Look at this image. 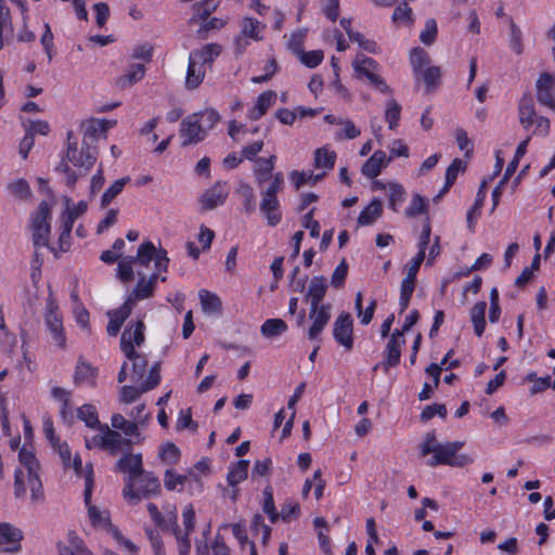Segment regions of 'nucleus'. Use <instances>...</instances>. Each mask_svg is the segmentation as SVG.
Returning <instances> with one entry per match:
<instances>
[{"instance_id": "f257e3e1", "label": "nucleus", "mask_w": 555, "mask_h": 555, "mask_svg": "<svg viewBox=\"0 0 555 555\" xmlns=\"http://www.w3.org/2000/svg\"><path fill=\"white\" fill-rule=\"evenodd\" d=\"M463 447L464 442L462 441L439 443L435 433L431 431L426 434L420 451L422 456L433 453V456L427 461V464L431 467L438 465L464 467L474 463V457L469 454H459Z\"/></svg>"}, {"instance_id": "f03ea898", "label": "nucleus", "mask_w": 555, "mask_h": 555, "mask_svg": "<svg viewBox=\"0 0 555 555\" xmlns=\"http://www.w3.org/2000/svg\"><path fill=\"white\" fill-rule=\"evenodd\" d=\"M327 291L326 279L313 276L309 283L305 299L310 302L309 320L312 322L308 330V338L318 340L324 327L331 320V305L322 304Z\"/></svg>"}, {"instance_id": "7ed1b4c3", "label": "nucleus", "mask_w": 555, "mask_h": 555, "mask_svg": "<svg viewBox=\"0 0 555 555\" xmlns=\"http://www.w3.org/2000/svg\"><path fill=\"white\" fill-rule=\"evenodd\" d=\"M160 482L152 473H141L137 478H127L122 490L124 498L131 504L158 494Z\"/></svg>"}, {"instance_id": "20e7f679", "label": "nucleus", "mask_w": 555, "mask_h": 555, "mask_svg": "<svg viewBox=\"0 0 555 555\" xmlns=\"http://www.w3.org/2000/svg\"><path fill=\"white\" fill-rule=\"evenodd\" d=\"M519 122L525 129L534 126L533 134L546 137L550 132V120L535 113L531 95H524L518 105Z\"/></svg>"}, {"instance_id": "39448f33", "label": "nucleus", "mask_w": 555, "mask_h": 555, "mask_svg": "<svg viewBox=\"0 0 555 555\" xmlns=\"http://www.w3.org/2000/svg\"><path fill=\"white\" fill-rule=\"evenodd\" d=\"M352 67L358 78L365 77L379 92L385 94L391 92L390 87L378 75L379 65L374 59L359 53L352 62Z\"/></svg>"}, {"instance_id": "423d86ee", "label": "nucleus", "mask_w": 555, "mask_h": 555, "mask_svg": "<svg viewBox=\"0 0 555 555\" xmlns=\"http://www.w3.org/2000/svg\"><path fill=\"white\" fill-rule=\"evenodd\" d=\"M67 160L80 170V173H87L96 162V150L94 146H81L77 149V141L73 140V132L67 133Z\"/></svg>"}, {"instance_id": "0eeeda50", "label": "nucleus", "mask_w": 555, "mask_h": 555, "mask_svg": "<svg viewBox=\"0 0 555 555\" xmlns=\"http://www.w3.org/2000/svg\"><path fill=\"white\" fill-rule=\"evenodd\" d=\"M51 208V204L42 201L33 220V242L37 249L49 246Z\"/></svg>"}, {"instance_id": "6e6552de", "label": "nucleus", "mask_w": 555, "mask_h": 555, "mask_svg": "<svg viewBox=\"0 0 555 555\" xmlns=\"http://www.w3.org/2000/svg\"><path fill=\"white\" fill-rule=\"evenodd\" d=\"M160 383V365L155 363L149 371L147 378L139 386H124L120 390V401L131 403L135 401L142 393L157 387Z\"/></svg>"}, {"instance_id": "1a4fd4ad", "label": "nucleus", "mask_w": 555, "mask_h": 555, "mask_svg": "<svg viewBox=\"0 0 555 555\" xmlns=\"http://www.w3.org/2000/svg\"><path fill=\"white\" fill-rule=\"evenodd\" d=\"M145 325L142 319L130 321L120 337V349L125 356L133 354L135 347H141L145 340Z\"/></svg>"}, {"instance_id": "9d476101", "label": "nucleus", "mask_w": 555, "mask_h": 555, "mask_svg": "<svg viewBox=\"0 0 555 555\" xmlns=\"http://www.w3.org/2000/svg\"><path fill=\"white\" fill-rule=\"evenodd\" d=\"M94 487V474L91 466L87 467L85 474V491L83 500L88 506V515L93 526L105 527L108 525V515L105 512L99 511L95 506L91 505V496Z\"/></svg>"}, {"instance_id": "9b49d317", "label": "nucleus", "mask_w": 555, "mask_h": 555, "mask_svg": "<svg viewBox=\"0 0 555 555\" xmlns=\"http://www.w3.org/2000/svg\"><path fill=\"white\" fill-rule=\"evenodd\" d=\"M46 325L52 335L54 343L59 347L65 346V335L61 315L59 314V307L54 298L50 295L47 299V308L44 314Z\"/></svg>"}, {"instance_id": "f8f14e48", "label": "nucleus", "mask_w": 555, "mask_h": 555, "mask_svg": "<svg viewBox=\"0 0 555 555\" xmlns=\"http://www.w3.org/2000/svg\"><path fill=\"white\" fill-rule=\"evenodd\" d=\"M333 336L346 351L353 348V321L349 313H340L333 324Z\"/></svg>"}, {"instance_id": "ddd939ff", "label": "nucleus", "mask_w": 555, "mask_h": 555, "mask_svg": "<svg viewBox=\"0 0 555 555\" xmlns=\"http://www.w3.org/2000/svg\"><path fill=\"white\" fill-rule=\"evenodd\" d=\"M535 92L541 105L555 111V74L541 73L535 81Z\"/></svg>"}, {"instance_id": "4468645a", "label": "nucleus", "mask_w": 555, "mask_h": 555, "mask_svg": "<svg viewBox=\"0 0 555 555\" xmlns=\"http://www.w3.org/2000/svg\"><path fill=\"white\" fill-rule=\"evenodd\" d=\"M405 345V338L402 332L395 330L390 335L389 340L384 350V361L382 363L383 370L388 372L390 367H396L400 363L401 347Z\"/></svg>"}, {"instance_id": "2eb2a0df", "label": "nucleus", "mask_w": 555, "mask_h": 555, "mask_svg": "<svg viewBox=\"0 0 555 555\" xmlns=\"http://www.w3.org/2000/svg\"><path fill=\"white\" fill-rule=\"evenodd\" d=\"M230 188L224 181H217L210 189L206 190L199 197V204L204 210H212L224 204Z\"/></svg>"}, {"instance_id": "dca6fc26", "label": "nucleus", "mask_w": 555, "mask_h": 555, "mask_svg": "<svg viewBox=\"0 0 555 555\" xmlns=\"http://www.w3.org/2000/svg\"><path fill=\"white\" fill-rule=\"evenodd\" d=\"M22 540L21 529L8 522H0V553H18Z\"/></svg>"}, {"instance_id": "f3484780", "label": "nucleus", "mask_w": 555, "mask_h": 555, "mask_svg": "<svg viewBox=\"0 0 555 555\" xmlns=\"http://www.w3.org/2000/svg\"><path fill=\"white\" fill-rule=\"evenodd\" d=\"M114 125L115 122L106 119H90L83 122V146H93L99 139L106 137L107 130Z\"/></svg>"}, {"instance_id": "a211bd4d", "label": "nucleus", "mask_w": 555, "mask_h": 555, "mask_svg": "<svg viewBox=\"0 0 555 555\" xmlns=\"http://www.w3.org/2000/svg\"><path fill=\"white\" fill-rule=\"evenodd\" d=\"M206 135L201 125L197 124L195 115H189L181 121L180 138L182 140V146L197 144L203 141Z\"/></svg>"}, {"instance_id": "6ab92c4d", "label": "nucleus", "mask_w": 555, "mask_h": 555, "mask_svg": "<svg viewBox=\"0 0 555 555\" xmlns=\"http://www.w3.org/2000/svg\"><path fill=\"white\" fill-rule=\"evenodd\" d=\"M157 280V272L153 273L147 280L141 278L125 302L133 308L137 301L152 297Z\"/></svg>"}, {"instance_id": "aec40b11", "label": "nucleus", "mask_w": 555, "mask_h": 555, "mask_svg": "<svg viewBox=\"0 0 555 555\" xmlns=\"http://www.w3.org/2000/svg\"><path fill=\"white\" fill-rule=\"evenodd\" d=\"M57 550L60 555H93L73 531L67 533L65 541L57 543Z\"/></svg>"}, {"instance_id": "412c9836", "label": "nucleus", "mask_w": 555, "mask_h": 555, "mask_svg": "<svg viewBox=\"0 0 555 555\" xmlns=\"http://www.w3.org/2000/svg\"><path fill=\"white\" fill-rule=\"evenodd\" d=\"M391 157H387L382 150L375 151L372 156L363 164L361 171L367 178H376L382 169L388 165Z\"/></svg>"}, {"instance_id": "4be33fe9", "label": "nucleus", "mask_w": 555, "mask_h": 555, "mask_svg": "<svg viewBox=\"0 0 555 555\" xmlns=\"http://www.w3.org/2000/svg\"><path fill=\"white\" fill-rule=\"evenodd\" d=\"M132 307L124 302L118 309L109 310L107 317L109 318L106 331L109 336H116L124 322L129 318L132 312Z\"/></svg>"}, {"instance_id": "5701e85b", "label": "nucleus", "mask_w": 555, "mask_h": 555, "mask_svg": "<svg viewBox=\"0 0 555 555\" xmlns=\"http://www.w3.org/2000/svg\"><path fill=\"white\" fill-rule=\"evenodd\" d=\"M259 210L263 215L267 224L275 227L282 221V211L279 198L261 197Z\"/></svg>"}, {"instance_id": "b1692460", "label": "nucleus", "mask_w": 555, "mask_h": 555, "mask_svg": "<svg viewBox=\"0 0 555 555\" xmlns=\"http://www.w3.org/2000/svg\"><path fill=\"white\" fill-rule=\"evenodd\" d=\"M117 469L121 473L128 474V478H137L142 469V455L127 453L117 462Z\"/></svg>"}, {"instance_id": "393cba45", "label": "nucleus", "mask_w": 555, "mask_h": 555, "mask_svg": "<svg viewBox=\"0 0 555 555\" xmlns=\"http://www.w3.org/2000/svg\"><path fill=\"white\" fill-rule=\"evenodd\" d=\"M205 75V65L189 55L185 87L190 90L196 89L203 82Z\"/></svg>"}, {"instance_id": "a878e982", "label": "nucleus", "mask_w": 555, "mask_h": 555, "mask_svg": "<svg viewBox=\"0 0 555 555\" xmlns=\"http://www.w3.org/2000/svg\"><path fill=\"white\" fill-rule=\"evenodd\" d=\"M96 375L98 372L95 367L85 360L79 359L75 369L74 383L76 385H88L90 387H94Z\"/></svg>"}, {"instance_id": "bb28decb", "label": "nucleus", "mask_w": 555, "mask_h": 555, "mask_svg": "<svg viewBox=\"0 0 555 555\" xmlns=\"http://www.w3.org/2000/svg\"><path fill=\"white\" fill-rule=\"evenodd\" d=\"M276 94L274 91L262 92L255 104L248 112V117L253 120L260 119L267 111L274 104Z\"/></svg>"}, {"instance_id": "cd10ccee", "label": "nucleus", "mask_w": 555, "mask_h": 555, "mask_svg": "<svg viewBox=\"0 0 555 555\" xmlns=\"http://www.w3.org/2000/svg\"><path fill=\"white\" fill-rule=\"evenodd\" d=\"M222 48L218 43H207L201 49L193 50L190 55L203 65H211L220 55Z\"/></svg>"}, {"instance_id": "c85d7f7f", "label": "nucleus", "mask_w": 555, "mask_h": 555, "mask_svg": "<svg viewBox=\"0 0 555 555\" xmlns=\"http://www.w3.org/2000/svg\"><path fill=\"white\" fill-rule=\"evenodd\" d=\"M256 166L254 169V175L256 181L259 185H262L264 182L270 180L272 176V171L275 165V156L272 155L269 158H256Z\"/></svg>"}, {"instance_id": "c756f323", "label": "nucleus", "mask_w": 555, "mask_h": 555, "mask_svg": "<svg viewBox=\"0 0 555 555\" xmlns=\"http://www.w3.org/2000/svg\"><path fill=\"white\" fill-rule=\"evenodd\" d=\"M383 214V204L374 198L359 215V225H370L374 223Z\"/></svg>"}, {"instance_id": "7c9ffc66", "label": "nucleus", "mask_w": 555, "mask_h": 555, "mask_svg": "<svg viewBox=\"0 0 555 555\" xmlns=\"http://www.w3.org/2000/svg\"><path fill=\"white\" fill-rule=\"evenodd\" d=\"M486 308L487 304L485 301L476 302L470 309V321L474 325L475 334L480 337L482 336L486 327Z\"/></svg>"}, {"instance_id": "2f4dec72", "label": "nucleus", "mask_w": 555, "mask_h": 555, "mask_svg": "<svg viewBox=\"0 0 555 555\" xmlns=\"http://www.w3.org/2000/svg\"><path fill=\"white\" fill-rule=\"evenodd\" d=\"M198 296L201 299L203 311L205 313L216 314L221 312L222 304L220 298L216 294L206 289H202L199 291Z\"/></svg>"}, {"instance_id": "473e14b6", "label": "nucleus", "mask_w": 555, "mask_h": 555, "mask_svg": "<svg viewBox=\"0 0 555 555\" xmlns=\"http://www.w3.org/2000/svg\"><path fill=\"white\" fill-rule=\"evenodd\" d=\"M264 25H262L259 21L245 17L241 23V36L253 39L255 41H260L262 36L260 35L261 30L264 29Z\"/></svg>"}, {"instance_id": "72a5a7b5", "label": "nucleus", "mask_w": 555, "mask_h": 555, "mask_svg": "<svg viewBox=\"0 0 555 555\" xmlns=\"http://www.w3.org/2000/svg\"><path fill=\"white\" fill-rule=\"evenodd\" d=\"M126 358L132 362V374L131 379L135 383H139L143 379L146 369H147V359L143 353H139L133 351V354L126 356Z\"/></svg>"}, {"instance_id": "f704fd0d", "label": "nucleus", "mask_w": 555, "mask_h": 555, "mask_svg": "<svg viewBox=\"0 0 555 555\" xmlns=\"http://www.w3.org/2000/svg\"><path fill=\"white\" fill-rule=\"evenodd\" d=\"M428 53L422 48H414L410 52V63L416 79H420L423 67L429 63Z\"/></svg>"}, {"instance_id": "c9c22d12", "label": "nucleus", "mask_w": 555, "mask_h": 555, "mask_svg": "<svg viewBox=\"0 0 555 555\" xmlns=\"http://www.w3.org/2000/svg\"><path fill=\"white\" fill-rule=\"evenodd\" d=\"M77 416L90 428L99 429L103 425L100 423L96 409L92 404H83L80 406L77 410Z\"/></svg>"}, {"instance_id": "e433bc0d", "label": "nucleus", "mask_w": 555, "mask_h": 555, "mask_svg": "<svg viewBox=\"0 0 555 555\" xmlns=\"http://www.w3.org/2000/svg\"><path fill=\"white\" fill-rule=\"evenodd\" d=\"M98 430L104 434L105 450L116 452L117 450L120 449L124 439L121 438V435L118 431L112 430L106 424H103Z\"/></svg>"}, {"instance_id": "4c0bfd02", "label": "nucleus", "mask_w": 555, "mask_h": 555, "mask_svg": "<svg viewBox=\"0 0 555 555\" xmlns=\"http://www.w3.org/2000/svg\"><path fill=\"white\" fill-rule=\"evenodd\" d=\"M130 181V177H124L116 180L102 195L101 207H107L124 190L125 185Z\"/></svg>"}, {"instance_id": "58836bf2", "label": "nucleus", "mask_w": 555, "mask_h": 555, "mask_svg": "<svg viewBox=\"0 0 555 555\" xmlns=\"http://www.w3.org/2000/svg\"><path fill=\"white\" fill-rule=\"evenodd\" d=\"M219 2L217 0H204L193 5L194 15L191 17L190 23H195L197 20H206L212 12L217 10Z\"/></svg>"}, {"instance_id": "ea45409f", "label": "nucleus", "mask_w": 555, "mask_h": 555, "mask_svg": "<svg viewBox=\"0 0 555 555\" xmlns=\"http://www.w3.org/2000/svg\"><path fill=\"white\" fill-rule=\"evenodd\" d=\"M336 160V153L328 151L325 147L318 149L314 152V167L319 169L331 170L334 168Z\"/></svg>"}, {"instance_id": "a19ab883", "label": "nucleus", "mask_w": 555, "mask_h": 555, "mask_svg": "<svg viewBox=\"0 0 555 555\" xmlns=\"http://www.w3.org/2000/svg\"><path fill=\"white\" fill-rule=\"evenodd\" d=\"M466 169V164L460 158H455L447 169L446 172V183L443 189L441 190V194L449 191V189L454 184L459 173L464 172Z\"/></svg>"}, {"instance_id": "79ce46f5", "label": "nucleus", "mask_w": 555, "mask_h": 555, "mask_svg": "<svg viewBox=\"0 0 555 555\" xmlns=\"http://www.w3.org/2000/svg\"><path fill=\"white\" fill-rule=\"evenodd\" d=\"M249 462L247 460H240L228 473L227 480L232 487L242 482L247 478Z\"/></svg>"}, {"instance_id": "37998d69", "label": "nucleus", "mask_w": 555, "mask_h": 555, "mask_svg": "<svg viewBox=\"0 0 555 555\" xmlns=\"http://www.w3.org/2000/svg\"><path fill=\"white\" fill-rule=\"evenodd\" d=\"M286 331L287 324L282 319H269L261 325V334L268 338L280 336Z\"/></svg>"}, {"instance_id": "c03bdc74", "label": "nucleus", "mask_w": 555, "mask_h": 555, "mask_svg": "<svg viewBox=\"0 0 555 555\" xmlns=\"http://www.w3.org/2000/svg\"><path fill=\"white\" fill-rule=\"evenodd\" d=\"M324 173L314 175L312 171H292L289 178L294 183L296 190H299L305 184H314L323 178Z\"/></svg>"}, {"instance_id": "a18cd8bd", "label": "nucleus", "mask_w": 555, "mask_h": 555, "mask_svg": "<svg viewBox=\"0 0 555 555\" xmlns=\"http://www.w3.org/2000/svg\"><path fill=\"white\" fill-rule=\"evenodd\" d=\"M157 251L158 250L152 242H144L139 246L137 256L133 257L134 263L149 266V263L155 259Z\"/></svg>"}, {"instance_id": "49530a36", "label": "nucleus", "mask_w": 555, "mask_h": 555, "mask_svg": "<svg viewBox=\"0 0 555 555\" xmlns=\"http://www.w3.org/2000/svg\"><path fill=\"white\" fill-rule=\"evenodd\" d=\"M193 115L196 116L197 124L201 125V128H203L206 133L212 129L220 119L218 112L212 108H208L199 113H194Z\"/></svg>"}, {"instance_id": "de8ad7c7", "label": "nucleus", "mask_w": 555, "mask_h": 555, "mask_svg": "<svg viewBox=\"0 0 555 555\" xmlns=\"http://www.w3.org/2000/svg\"><path fill=\"white\" fill-rule=\"evenodd\" d=\"M112 426L127 436L138 435V423L126 420L121 414H114L112 416Z\"/></svg>"}, {"instance_id": "09e8293b", "label": "nucleus", "mask_w": 555, "mask_h": 555, "mask_svg": "<svg viewBox=\"0 0 555 555\" xmlns=\"http://www.w3.org/2000/svg\"><path fill=\"white\" fill-rule=\"evenodd\" d=\"M27 483L30 489L31 501L34 503L42 502L44 494L38 473H30L29 475H27Z\"/></svg>"}, {"instance_id": "8fccbe9b", "label": "nucleus", "mask_w": 555, "mask_h": 555, "mask_svg": "<svg viewBox=\"0 0 555 555\" xmlns=\"http://www.w3.org/2000/svg\"><path fill=\"white\" fill-rule=\"evenodd\" d=\"M401 116V106L395 100H389L386 104L385 120L389 129H395L398 126Z\"/></svg>"}, {"instance_id": "3c124183", "label": "nucleus", "mask_w": 555, "mask_h": 555, "mask_svg": "<svg viewBox=\"0 0 555 555\" xmlns=\"http://www.w3.org/2000/svg\"><path fill=\"white\" fill-rule=\"evenodd\" d=\"M271 183L261 191V197L278 198V193L282 191L284 185V176L282 172H276L271 178Z\"/></svg>"}, {"instance_id": "603ef678", "label": "nucleus", "mask_w": 555, "mask_h": 555, "mask_svg": "<svg viewBox=\"0 0 555 555\" xmlns=\"http://www.w3.org/2000/svg\"><path fill=\"white\" fill-rule=\"evenodd\" d=\"M133 257H124L118 261L117 275L122 282H130L133 279Z\"/></svg>"}, {"instance_id": "864d4df0", "label": "nucleus", "mask_w": 555, "mask_h": 555, "mask_svg": "<svg viewBox=\"0 0 555 555\" xmlns=\"http://www.w3.org/2000/svg\"><path fill=\"white\" fill-rule=\"evenodd\" d=\"M509 47L516 54L520 55L524 52L522 33L513 20L509 21Z\"/></svg>"}, {"instance_id": "5fc2aeb1", "label": "nucleus", "mask_w": 555, "mask_h": 555, "mask_svg": "<svg viewBox=\"0 0 555 555\" xmlns=\"http://www.w3.org/2000/svg\"><path fill=\"white\" fill-rule=\"evenodd\" d=\"M186 477L177 474L173 469H167L165 473L164 485L167 490H182Z\"/></svg>"}, {"instance_id": "6e6d98bb", "label": "nucleus", "mask_w": 555, "mask_h": 555, "mask_svg": "<svg viewBox=\"0 0 555 555\" xmlns=\"http://www.w3.org/2000/svg\"><path fill=\"white\" fill-rule=\"evenodd\" d=\"M18 460L21 464L27 469V475L30 473H38V462L31 450L23 447L18 453Z\"/></svg>"}, {"instance_id": "4d7b16f0", "label": "nucleus", "mask_w": 555, "mask_h": 555, "mask_svg": "<svg viewBox=\"0 0 555 555\" xmlns=\"http://www.w3.org/2000/svg\"><path fill=\"white\" fill-rule=\"evenodd\" d=\"M440 68L438 66H428L424 70H422L421 76L424 79V82L429 90L436 88L440 81Z\"/></svg>"}, {"instance_id": "13d9d810", "label": "nucleus", "mask_w": 555, "mask_h": 555, "mask_svg": "<svg viewBox=\"0 0 555 555\" xmlns=\"http://www.w3.org/2000/svg\"><path fill=\"white\" fill-rule=\"evenodd\" d=\"M404 189L398 183L389 184V207L393 210H398V206L404 201Z\"/></svg>"}, {"instance_id": "bf43d9fd", "label": "nucleus", "mask_w": 555, "mask_h": 555, "mask_svg": "<svg viewBox=\"0 0 555 555\" xmlns=\"http://www.w3.org/2000/svg\"><path fill=\"white\" fill-rule=\"evenodd\" d=\"M426 210H427L426 199L423 196H421L420 194H415L412 197L411 203L405 210V215L408 217H416L421 214L426 212Z\"/></svg>"}, {"instance_id": "052dcab7", "label": "nucleus", "mask_w": 555, "mask_h": 555, "mask_svg": "<svg viewBox=\"0 0 555 555\" xmlns=\"http://www.w3.org/2000/svg\"><path fill=\"white\" fill-rule=\"evenodd\" d=\"M438 33L437 23L434 18H428L425 23V28L422 30L420 35V40L426 44L430 46L436 40Z\"/></svg>"}, {"instance_id": "680f3d73", "label": "nucleus", "mask_w": 555, "mask_h": 555, "mask_svg": "<svg viewBox=\"0 0 555 555\" xmlns=\"http://www.w3.org/2000/svg\"><path fill=\"white\" fill-rule=\"evenodd\" d=\"M232 532H233V535L237 539V541L240 542L241 546L244 547L245 545H247L249 547V551H250V555H257L256 553V546H255V543L254 542H250L248 540V537H247V533H246V530H245V527L241 524H234L232 526Z\"/></svg>"}, {"instance_id": "e2e57ef3", "label": "nucleus", "mask_w": 555, "mask_h": 555, "mask_svg": "<svg viewBox=\"0 0 555 555\" xmlns=\"http://www.w3.org/2000/svg\"><path fill=\"white\" fill-rule=\"evenodd\" d=\"M144 75L145 66L143 64H131L120 81L126 80L129 85H133L142 80Z\"/></svg>"}, {"instance_id": "0e129e2a", "label": "nucleus", "mask_w": 555, "mask_h": 555, "mask_svg": "<svg viewBox=\"0 0 555 555\" xmlns=\"http://www.w3.org/2000/svg\"><path fill=\"white\" fill-rule=\"evenodd\" d=\"M348 274V263L345 259L340 261V263L335 268L332 278L331 284L335 288H340L345 284V280Z\"/></svg>"}, {"instance_id": "69168bd1", "label": "nucleus", "mask_w": 555, "mask_h": 555, "mask_svg": "<svg viewBox=\"0 0 555 555\" xmlns=\"http://www.w3.org/2000/svg\"><path fill=\"white\" fill-rule=\"evenodd\" d=\"M447 413L448 411L444 404L434 403L424 408L421 413V421L428 422L435 415H439L440 417L444 418Z\"/></svg>"}, {"instance_id": "338daca9", "label": "nucleus", "mask_w": 555, "mask_h": 555, "mask_svg": "<svg viewBox=\"0 0 555 555\" xmlns=\"http://www.w3.org/2000/svg\"><path fill=\"white\" fill-rule=\"evenodd\" d=\"M392 21L395 23L412 24V9L406 3H400L392 13Z\"/></svg>"}, {"instance_id": "774afa93", "label": "nucleus", "mask_w": 555, "mask_h": 555, "mask_svg": "<svg viewBox=\"0 0 555 555\" xmlns=\"http://www.w3.org/2000/svg\"><path fill=\"white\" fill-rule=\"evenodd\" d=\"M300 514V506L295 501H287L281 508L279 513L280 517L284 521H291L292 519H296Z\"/></svg>"}]
</instances>
